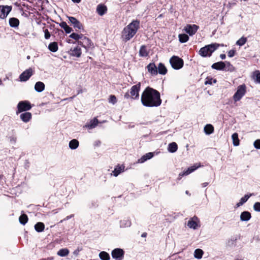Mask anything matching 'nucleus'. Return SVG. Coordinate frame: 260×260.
Segmentation results:
<instances>
[{"label": "nucleus", "mask_w": 260, "mask_h": 260, "mask_svg": "<svg viewBox=\"0 0 260 260\" xmlns=\"http://www.w3.org/2000/svg\"><path fill=\"white\" fill-rule=\"evenodd\" d=\"M141 101L142 105L147 107H158L161 104L160 93L150 87H146L143 91Z\"/></svg>", "instance_id": "f257e3e1"}, {"label": "nucleus", "mask_w": 260, "mask_h": 260, "mask_svg": "<svg viewBox=\"0 0 260 260\" xmlns=\"http://www.w3.org/2000/svg\"><path fill=\"white\" fill-rule=\"evenodd\" d=\"M139 28L140 21L137 19L133 20L122 30V40L125 42L130 40L136 34Z\"/></svg>", "instance_id": "f03ea898"}, {"label": "nucleus", "mask_w": 260, "mask_h": 260, "mask_svg": "<svg viewBox=\"0 0 260 260\" xmlns=\"http://www.w3.org/2000/svg\"><path fill=\"white\" fill-rule=\"evenodd\" d=\"M219 46L220 45L217 43L206 45L200 49L199 54L203 57H210Z\"/></svg>", "instance_id": "7ed1b4c3"}, {"label": "nucleus", "mask_w": 260, "mask_h": 260, "mask_svg": "<svg viewBox=\"0 0 260 260\" xmlns=\"http://www.w3.org/2000/svg\"><path fill=\"white\" fill-rule=\"evenodd\" d=\"M172 67L175 70L181 69L184 64L183 60L177 56H172L170 59Z\"/></svg>", "instance_id": "20e7f679"}, {"label": "nucleus", "mask_w": 260, "mask_h": 260, "mask_svg": "<svg viewBox=\"0 0 260 260\" xmlns=\"http://www.w3.org/2000/svg\"><path fill=\"white\" fill-rule=\"evenodd\" d=\"M246 93V86L242 84L239 86L237 91L233 95V99L235 102L240 101Z\"/></svg>", "instance_id": "39448f33"}, {"label": "nucleus", "mask_w": 260, "mask_h": 260, "mask_svg": "<svg viewBox=\"0 0 260 260\" xmlns=\"http://www.w3.org/2000/svg\"><path fill=\"white\" fill-rule=\"evenodd\" d=\"M30 102L28 101H22L18 103L16 111L17 114L23 111H27L31 108Z\"/></svg>", "instance_id": "423d86ee"}, {"label": "nucleus", "mask_w": 260, "mask_h": 260, "mask_svg": "<svg viewBox=\"0 0 260 260\" xmlns=\"http://www.w3.org/2000/svg\"><path fill=\"white\" fill-rule=\"evenodd\" d=\"M124 251L121 248H115L112 251L111 255L115 260H122L124 257Z\"/></svg>", "instance_id": "0eeeda50"}, {"label": "nucleus", "mask_w": 260, "mask_h": 260, "mask_svg": "<svg viewBox=\"0 0 260 260\" xmlns=\"http://www.w3.org/2000/svg\"><path fill=\"white\" fill-rule=\"evenodd\" d=\"M12 9V6L0 5V19L6 18Z\"/></svg>", "instance_id": "6e6552de"}, {"label": "nucleus", "mask_w": 260, "mask_h": 260, "mask_svg": "<svg viewBox=\"0 0 260 260\" xmlns=\"http://www.w3.org/2000/svg\"><path fill=\"white\" fill-rule=\"evenodd\" d=\"M199 223L200 221L198 218L194 216L189 219L187 225L190 229L196 230L200 226Z\"/></svg>", "instance_id": "1a4fd4ad"}, {"label": "nucleus", "mask_w": 260, "mask_h": 260, "mask_svg": "<svg viewBox=\"0 0 260 260\" xmlns=\"http://www.w3.org/2000/svg\"><path fill=\"white\" fill-rule=\"evenodd\" d=\"M78 43L79 45H81L86 49L90 48L93 46V44L92 43L91 40L88 38L85 37L84 35L82 39H81V40L78 41Z\"/></svg>", "instance_id": "9d476101"}, {"label": "nucleus", "mask_w": 260, "mask_h": 260, "mask_svg": "<svg viewBox=\"0 0 260 260\" xmlns=\"http://www.w3.org/2000/svg\"><path fill=\"white\" fill-rule=\"evenodd\" d=\"M32 75V70L31 68H29L20 74L19 76L20 80L22 82H25L27 81Z\"/></svg>", "instance_id": "9b49d317"}, {"label": "nucleus", "mask_w": 260, "mask_h": 260, "mask_svg": "<svg viewBox=\"0 0 260 260\" xmlns=\"http://www.w3.org/2000/svg\"><path fill=\"white\" fill-rule=\"evenodd\" d=\"M68 18L69 22L75 28L76 31H78L79 29H83L82 24L76 18L74 17H69Z\"/></svg>", "instance_id": "f8f14e48"}, {"label": "nucleus", "mask_w": 260, "mask_h": 260, "mask_svg": "<svg viewBox=\"0 0 260 260\" xmlns=\"http://www.w3.org/2000/svg\"><path fill=\"white\" fill-rule=\"evenodd\" d=\"M199 28V26L196 24H187L184 27V30L190 36H192L196 34Z\"/></svg>", "instance_id": "ddd939ff"}, {"label": "nucleus", "mask_w": 260, "mask_h": 260, "mask_svg": "<svg viewBox=\"0 0 260 260\" xmlns=\"http://www.w3.org/2000/svg\"><path fill=\"white\" fill-rule=\"evenodd\" d=\"M140 83H139L131 87L130 93L133 99H137L139 97V92L140 89Z\"/></svg>", "instance_id": "4468645a"}, {"label": "nucleus", "mask_w": 260, "mask_h": 260, "mask_svg": "<svg viewBox=\"0 0 260 260\" xmlns=\"http://www.w3.org/2000/svg\"><path fill=\"white\" fill-rule=\"evenodd\" d=\"M200 167V165H193L192 166H191L189 167L186 171H184L183 172L180 173L179 174L178 176V179H180L182 177L184 176H186L190 174L191 173L193 172L194 171L197 170L198 168H199Z\"/></svg>", "instance_id": "2eb2a0df"}, {"label": "nucleus", "mask_w": 260, "mask_h": 260, "mask_svg": "<svg viewBox=\"0 0 260 260\" xmlns=\"http://www.w3.org/2000/svg\"><path fill=\"white\" fill-rule=\"evenodd\" d=\"M98 123L99 120L96 117H95L90 120L89 122H87L84 127L89 129H91L95 128Z\"/></svg>", "instance_id": "dca6fc26"}, {"label": "nucleus", "mask_w": 260, "mask_h": 260, "mask_svg": "<svg viewBox=\"0 0 260 260\" xmlns=\"http://www.w3.org/2000/svg\"><path fill=\"white\" fill-rule=\"evenodd\" d=\"M147 69L152 75L157 74V69L154 63H150L147 66Z\"/></svg>", "instance_id": "f3484780"}, {"label": "nucleus", "mask_w": 260, "mask_h": 260, "mask_svg": "<svg viewBox=\"0 0 260 260\" xmlns=\"http://www.w3.org/2000/svg\"><path fill=\"white\" fill-rule=\"evenodd\" d=\"M32 118L31 113L26 112L20 114V118L24 122H28Z\"/></svg>", "instance_id": "a211bd4d"}, {"label": "nucleus", "mask_w": 260, "mask_h": 260, "mask_svg": "<svg viewBox=\"0 0 260 260\" xmlns=\"http://www.w3.org/2000/svg\"><path fill=\"white\" fill-rule=\"evenodd\" d=\"M153 156H154V154L153 152L147 153L145 154V155H144L143 156H142L140 158H139L138 160V162L140 163V164L143 163L145 161H146V160L152 158L153 157Z\"/></svg>", "instance_id": "6ab92c4d"}, {"label": "nucleus", "mask_w": 260, "mask_h": 260, "mask_svg": "<svg viewBox=\"0 0 260 260\" xmlns=\"http://www.w3.org/2000/svg\"><path fill=\"white\" fill-rule=\"evenodd\" d=\"M211 68L216 70H223L225 68V63L223 61H219L213 63Z\"/></svg>", "instance_id": "aec40b11"}, {"label": "nucleus", "mask_w": 260, "mask_h": 260, "mask_svg": "<svg viewBox=\"0 0 260 260\" xmlns=\"http://www.w3.org/2000/svg\"><path fill=\"white\" fill-rule=\"evenodd\" d=\"M70 52L71 55L77 57H79L81 56L82 53L81 49L79 47H76L73 49H71Z\"/></svg>", "instance_id": "412c9836"}, {"label": "nucleus", "mask_w": 260, "mask_h": 260, "mask_svg": "<svg viewBox=\"0 0 260 260\" xmlns=\"http://www.w3.org/2000/svg\"><path fill=\"white\" fill-rule=\"evenodd\" d=\"M107 7L104 5H98L96 7V12L98 13V14L100 16L104 15L107 12Z\"/></svg>", "instance_id": "4be33fe9"}, {"label": "nucleus", "mask_w": 260, "mask_h": 260, "mask_svg": "<svg viewBox=\"0 0 260 260\" xmlns=\"http://www.w3.org/2000/svg\"><path fill=\"white\" fill-rule=\"evenodd\" d=\"M251 218V213L248 211H243L241 213L240 220L242 221H247Z\"/></svg>", "instance_id": "5701e85b"}, {"label": "nucleus", "mask_w": 260, "mask_h": 260, "mask_svg": "<svg viewBox=\"0 0 260 260\" xmlns=\"http://www.w3.org/2000/svg\"><path fill=\"white\" fill-rule=\"evenodd\" d=\"M45 89V84L41 81L37 82L35 85V89L38 92L43 91Z\"/></svg>", "instance_id": "b1692460"}, {"label": "nucleus", "mask_w": 260, "mask_h": 260, "mask_svg": "<svg viewBox=\"0 0 260 260\" xmlns=\"http://www.w3.org/2000/svg\"><path fill=\"white\" fill-rule=\"evenodd\" d=\"M9 24L12 27H18L19 24V20L15 17L10 18L9 21Z\"/></svg>", "instance_id": "393cba45"}, {"label": "nucleus", "mask_w": 260, "mask_h": 260, "mask_svg": "<svg viewBox=\"0 0 260 260\" xmlns=\"http://www.w3.org/2000/svg\"><path fill=\"white\" fill-rule=\"evenodd\" d=\"M157 69V73H158L161 75H165L167 73V69L165 65L162 63L158 64Z\"/></svg>", "instance_id": "a878e982"}, {"label": "nucleus", "mask_w": 260, "mask_h": 260, "mask_svg": "<svg viewBox=\"0 0 260 260\" xmlns=\"http://www.w3.org/2000/svg\"><path fill=\"white\" fill-rule=\"evenodd\" d=\"M79 145V141L76 139H73L70 141L69 144V148L72 150L76 149Z\"/></svg>", "instance_id": "bb28decb"}, {"label": "nucleus", "mask_w": 260, "mask_h": 260, "mask_svg": "<svg viewBox=\"0 0 260 260\" xmlns=\"http://www.w3.org/2000/svg\"><path fill=\"white\" fill-rule=\"evenodd\" d=\"M131 225V222L130 220L128 218H125L123 220H120V228H126L129 227Z\"/></svg>", "instance_id": "cd10ccee"}, {"label": "nucleus", "mask_w": 260, "mask_h": 260, "mask_svg": "<svg viewBox=\"0 0 260 260\" xmlns=\"http://www.w3.org/2000/svg\"><path fill=\"white\" fill-rule=\"evenodd\" d=\"M60 26L64 30L67 34H69L73 30L72 28L68 25L67 23L64 21L60 23Z\"/></svg>", "instance_id": "c85d7f7f"}, {"label": "nucleus", "mask_w": 260, "mask_h": 260, "mask_svg": "<svg viewBox=\"0 0 260 260\" xmlns=\"http://www.w3.org/2000/svg\"><path fill=\"white\" fill-rule=\"evenodd\" d=\"M45 229V225L43 222H39L35 225V229L37 232H42Z\"/></svg>", "instance_id": "c756f323"}, {"label": "nucleus", "mask_w": 260, "mask_h": 260, "mask_svg": "<svg viewBox=\"0 0 260 260\" xmlns=\"http://www.w3.org/2000/svg\"><path fill=\"white\" fill-rule=\"evenodd\" d=\"M58 44L56 42H53L50 43L48 45V49L53 52H55L58 50Z\"/></svg>", "instance_id": "7c9ffc66"}, {"label": "nucleus", "mask_w": 260, "mask_h": 260, "mask_svg": "<svg viewBox=\"0 0 260 260\" xmlns=\"http://www.w3.org/2000/svg\"><path fill=\"white\" fill-rule=\"evenodd\" d=\"M123 166H117L112 172L113 175L117 177L119 174H120L124 170Z\"/></svg>", "instance_id": "2f4dec72"}, {"label": "nucleus", "mask_w": 260, "mask_h": 260, "mask_svg": "<svg viewBox=\"0 0 260 260\" xmlns=\"http://www.w3.org/2000/svg\"><path fill=\"white\" fill-rule=\"evenodd\" d=\"M148 55L146 47L144 45L142 46L139 50V55L141 57H146Z\"/></svg>", "instance_id": "473e14b6"}, {"label": "nucleus", "mask_w": 260, "mask_h": 260, "mask_svg": "<svg viewBox=\"0 0 260 260\" xmlns=\"http://www.w3.org/2000/svg\"><path fill=\"white\" fill-rule=\"evenodd\" d=\"M178 146L175 142H172L169 144L168 151L171 153H174L177 150Z\"/></svg>", "instance_id": "72a5a7b5"}, {"label": "nucleus", "mask_w": 260, "mask_h": 260, "mask_svg": "<svg viewBox=\"0 0 260 260\" xmlns=\"http://www.w3.org/2000/svg\"><path fill=\"white\" fill-rule=\"evenodd\" d=\"M213 131L214 127L210 124H207L204 127V132L207 135L211 134L213 132Z\"/></svg>", "instance_id": "f704fd0d"}, {"label": "nucleus", "mask_w": 260, "mask_h": 260, "mask_svg": "<svg viewBox=\"0 0 260 260\" xmlns=\"http://www.w3.org/2000/svg\"><path fill=\"white\" fill-rule=\"evenodd\" d=\"M252 78L255 82L260 83V71L257 70L253 73Z\"/></svg>", "instance_id": "c9c22d12"}, {"label": "nucleus", "mask_w": 260, "mask_h": 260, "mask_svg": "<svg viewBox=\"0 0 260 260\" xmlns=\"http://www.w3.org/2000/svg\"><path fill=\"white\" fill-rule=\"evenodd\" d=\"M69 253V250L67 248H62L59 250L57 254L60 256H66Z\"/></svg>", "instance_id": "e433bc0d"}, {"label": "nucleus", "mask_w": 260, "mask_h": 260, "mask_svg": "<svg viewBox=\"0 0 260 260\" xmlns=\"http://www.w3.org/2000/svg\"><path fill=\"white\" fill-rule=\"evenodd\" d=\"M178 37L179 40L181 43H185L189 40V37L185 34H179Z\"/></svg>", "instance_id": "4c0bfd02"}, {"label": "nucleus", "mask_w": 260, "mask_h": 260, "mask_svg": "<svg viewBox=\"0 0 260 260\" xmlns=\"http://www.w3.org/2000/svg\"><path fill=\"white\" fill-rule=\"evenodd\" d=\"M203 251L201 249H197L194 252V257L198 259H201L203 254Z\"/></svg>", "instance_id": "58836bf2"}, {"label": "nucleus", "mask_w": 260, "mask_h": 260, "mask_svg": "<svg viewBox=\"0 0 260 260\" xmlns=\"http://www.w3.org/2000/svg\"><path fill=\"white\" fill-rule=\"evenodd\" d=\"M99 257L101 260H109L110 258L109 254L105 251H102L99 253Z\"/></svg>", "instance_id": "ea45409f"}, {"label": "nucleus", "mask_w": 260, "mask_h": 260, "mask_svg": "<svg viewBox=\"0 0 260 260\" xmlns=\"http://www.w3.org/2000/svg\"><path fill=\"white\" fill-rule=\"evenodd\" d=\"M233 145L235 146H237L239 145V140L238 138V135L237 133H234L232 136Z\"/></svg>", "instance_id": "a19ab883"}, {"label": "nucleus", "mask_w": 260, "mask_h": 260, "mask_svg": "<svg viewBox=\"0 0 260 260\" xmlns=\"http://www.w3.org/2000/svg\"><path fill=\"white\" fill-rule=\"evenodd\" d=\"M69 37L76 41H79V40H81V39H82V38L83 37V35H79L78 34L73 32L70 35Z\"/></svg>", "instance_id": "79ce46f5"}, {"label": "nucleus", "mask_w": 260, "mask_h": 260, "mask_svg": "<svg viewBox=\"0 0 260 260\" xmlns=\"http://www.w3.org/2000/svg\"><path fill=\"white\" fill-rule=\"evenodd\" d=\"M19 220L21 224L24 225L28 221V217L26 215L22 214L19 217Z\"/></svg>", "instance_id": "37998d69"}, {"label": "nucleus", "mask_w": 260, "mask_h": 260, "mask_svg": "<svg viewBox=\"0 0 260 260\" xmlns=\"http://www.w3.org/2000/svg\"><path fill=\"white\" fill-rule=\"evenodd\" d=\"M247 42V38L244 37H241L236 42V45L240 46L244 45Z\"/></svg>", "instance_id": "c03bdc74"}, {"label": "nucleus", "mask_w": 260, "mask_h": 260, "mask_svg": "<svg viewBox=\"0 0 260 260\" xmlns=\"http://www.w3.org/2000/svg\"><path fill=\"white\" fill-rule=\"evenodd\" d=\"M252 195V193H250L249 194H245L243 197H242L240 201L242 203L243 205L246 203L248 199Z\"/></svg>", "instance_id": "a18cd8bd"}, {"label": "nucleus", "mask_w": 260, "mask_h": 260, "mask_svg": "<svg viewBox=\"0 0 260 260\" xmlns=\"http://www.w3.org/2000/svg\"><path fill=\"white\" fill-rule=\"evenodd\" d=\"M253 209L256 212H260V202H256L254 204Z\"/></svg>", "instance_id": "49530a36"}, {"label": "nucleus", "mask_w": 260, "mask_h": 260, "mask_svg": "<svg viewBox=\"0 0 260 260\" xmlns=\"http://www.w3.org/2000/svg\"><path fill=\"white\" fill-rule=\"evenodd\" d=\"M109 102L112 104H115L117 102V99L115 95H111L109 99Z\"/></svg>", "instance_id": "de8ad7c7"}, {"label": "nucleus", "mask_w": 260, "mask_h": 260, "mask_svg": "<svg viewBox=\"0 0 260 260\" xmlns=\"http://www.w3.org/2000/svg\"><path fill=\"white\" fill-rule=\"evenodd\" d=\"M254 146L256 149H260V139L255 140L254 142Z\"/></svg>", "instance_id": "09e8293b"}, {"label": "nucleus", "mask_w": 260, "mask_h": 260, "mask_svg": "<svg viewBox=\"0 0 260 260\" xmlns=\"http://www.w3.org/2000/svg\"><path fill=\"white\" fill-rule=\"evenodd\" d=\"M236 51L234 49L230 50L228 52V55L230 57H232L235 55Z\"/></svg>", "instance_id": "8fccbe9b"}, {"label": "nucleus", "mask_w": 260, "mask_h": 260, "mask_svg": "<svg viewBox=\"0 0 260 260\" xmlns=\"http://www.w3.org/2000/svg\"><path fill=\"white\" fill-rule=\"evenodd\" d=\"M225 66L226 65V66H227L228 71H233L234 67H233V65H232L230 62L226 61L225 62Z\"/></svg>", "instance_id": "3c124183"}, {"label": "nucleus", "mask_w": 260, "mask_h": 260, "mask_svg": "<svg viewBox=\"0 0 260 260\" xmlns=\"http://www.w3.org/2000/svg\"><path fill=\"white\" fill-rule=\"evenodd\" d=\"M44 33H45V38L46 39H49V38L50 37V32L49 31H48V30L47 29H46L45 30H44Z\"/></svg>", "instance_id": "603ef678"}, {"label": "nucleus", "mask_w": 260, "mask_h": 260, "mask_svg": "<svg viewBox=\"0 0 260 260\" xmlns=\"http://www.w3.org/2000/svg\"><path fill=\"white\" fill-rule=\"evenodd\" d=\"M10 141L12 144H15L16 143L17 138L14 137H11L10 138Z\"/></svg>", "instance_id": "864d4df0"}, {"label": "nucleus", "mask_w": 260, "mask_h": 260, "mask_svg": "<svg viewBox=\"0 0 260 260\" xmlns=\"http://www.w3.org/2000/svg\"><path fill=\"white\" fill-rule=\"evenodd\" d=\"M82 250V248H79L78 247L77 249H76L74 252H73V254L75 255H78L79 254V253L80 251Z\"/></svg>", "instance_id": "5fc2aeb1"}, {"label": "nucleus", "mask_w": 260, "mask_h": 260, "mask_svg": "<svg viewBox=\"0 0 260 260\" xmlns=\"http://www.w3.org/2000/svg\"><path fill=\"white\" fill-rule=\"evenodd\" d=\"M74 214H71L69 216H67L65 218H64L63 220H61L60 222H62L64 220H68L71 218L72 217H74Z\"/></svg>", "instance_id": "6e6d98bb"}, {"label": "nucleus", "mask_w": 260, "mask_h": 260, "mask_svg": "<svg viewBox=\"0 0 260 260\" xmlns=\"http://www.w3.org/2000/svg\"><path fill=\"white\" fill-rule=\"evenodd\" d=\"M212 80H213V79L211 78V79H208L205 82V84L206 85H207V84H210L211 85L212 84Z\"/></svg>", "instance_id": "4d7b16f0"}, {"label": "nucleus", "mask_w": 260, "mask_h": 260, "mask_svg": "<svg viewBox=\"0 0 260 260\" xmlns=\"http://www.w3.org/2000/svg\"><path fill=\"white\" fill-rule=\"evenodd\" d=\"M220 57L221 59H224L226 57V55L225 54H221L220 55Z\"/></svg>", "instance_id": "13d9d810"}, {"label": "nucleus", "mask_w": 260, "mask_h": 260, "mask_svg": "<svg viewBox=\"0 0 260 260\" xmlns=\"http://www.w3.org/2000/svg\"><path fill=\"white\" fill-rule=\"evenodd\" d=\"M54 259V257H48L47 258H43L41 260H53Z\"/></svg>", "instance_id": "bf43d9fd"}, {"label": "nucleus", "mask_w": 260, "mask_h": 260, "mask_svg": "<svg viewBox=\"0 0 260 260\" xmlns=\"http://www.w3.org/2000/svg\"><path fill=\"white\" fill-rule=\"evenodd\" d=\"M208 184L209 183L208 182H204L202 184V186L203 187H205L207 186L208 185Z\"/></svg>", "instance_id": "052dcab7"}, {"label": "nucleus", "mask_w": 260, "mask_h": 260, "mask_svg": "<svg viewBox=\"0 0 260 260\" xmlns=\"http://www.w3.org/2000/svg\"><path fill=\"white\" fill-rule=\"evenodd\" d=\"M242 205H243L242 203H241V202L240 201L239 203H237V204H236V207H240V206H242Z\"/></svg>", "instance_id": "680f3d73"}, {"label": "nucleus", "mask_w": 260, "mask_h": 260, "mask_svg": "<svg viewBox=\"0 0 260 260\" xmlns=\"http://www.w3.org/2000/svg\"><path fill=\"white\" fill-rule=\"evenodd\" d=\"M73 2L79 3L81 2V0H72Z\"/></svg>", "instance_id": "e2e57ef3"}, {"label": "nucleus", "mask_w": 260, "mask_h": 260, "mask_svg": "<svg viewBox=\"0 0 260 260\" xmlns=\"http://www.w3.org/2000/svg\"><path fill=\"white\" fill-rule=\"evenodd\" d=\"M128 96H129V94H128V93H125V94L124 95V97H125V98H128Z\"/></svg>", "instance_id": "0e129e2a"}, {"label": "nucleus", "mask_w": 260, "mask_h": 260, "mask_svg": "<svg viewBox=\"0 0 260 260\" xmlns=\"http://www.w3.org/2000/svg\"><path fill=\"white\" fill-rule=\"evenodd\" d=\"M82 92V90L80 89L78 91V94H80Z\"/></svg>", "instance_id": "69168bd1"}, {"label": "nucleus", "mask_w": 260, "mask_h": 260, "mask_svg": "<svg viewBox=\"0 0 260 260\" xmlns=\"http://www.w3.org/2000/svg\"><path fill=\"white\" fill-rule=\"evenodd\" d=\"M212 82L215 83L216 82V80L215 79H213Z\"/></svg>", "instance_id": "338daca9"}, {"label": "nucleus", "mask_w": 260, "mask_h": 260, "mask_svg": "<svg viewBox=\"0 0 260 260\" xmlns=\"http://www.w3.org/2000/svg\"><path fill=\"white\" fill-rule=\"evenodd\" d=\"M185 193H186V194H189V195H190V194H189V191H188V190H186V191H185Z\"/></svg>", "instance_id": "774afa93"}]
</instances>
